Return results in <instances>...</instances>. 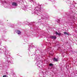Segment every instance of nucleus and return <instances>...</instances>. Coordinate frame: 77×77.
Returning a JSON list of instances; mask_svg holds the SVG:
<instances>
[{"label": "nucleus", "instance_id": "f257e3e1", "mask_svg": "<svg viewBox=\"0 0 77 77\" xmlns=\"http://www.w3.org/2000/svg\"><path fill=\"white\" fill-rule=\"evenodd\" d=\"M43 8L41 7V5H38V6L35 8L34 10L32 12V14H37L38 15H40L41 17V18L42 19H46L47 18H48V16L46 14H40L39 13H38V12H41L42 11Z\"/></svg>", "mask_w": 77, "mask_h": 77}, {"label": "nucleus", "instance_id": "f03ea898", "mask_svg": "<svg viewBox=\"0 0 77 77\" xmlns=\"http://www.w3.org/2000/svg\"><path fill=\"white\" fill-rule=\"evenodd\" d=\"M12 58H8L7 59V60H6L5 61V63L6 64H8L9 62L10 63H13V60H12Z\"/></svg>", "mask_w": 77, "mask_h": 77}, {"label": "nucleus", "instance_id": "7ed1b4c3", "mask_svg": "<svg viewBox=\"0 0 77 77\" xmlns=\"http://www.w3.org/2000/svg\"><path fill=\"white\" fill-rule=\"evenodd\" d=\"M16 32L17 33L18 35H21V31L18 30H17L16 31Z\"/></svg>", "mask_w": 77, "mask_h": 77}, {"label": "nucleus", "instance_id": "20e7f679", "mask_svg": "<svg viewBox=\"0 0 77 77\" xmlns=\"http://www.w3.org/2000/svg\"><path fill=\"white\" fill-rule=\"evenodd\" d=\"M1 2L2 4H3V3H6V4H7V3H8V1H2V0H1Z\"/></svg>", "mask_w": 77, "mask_h": 77}, {"label": "nucleus", "instance_id": "39448f33", "mask_svg": "<svg viewBox=\"0 0 77 77\" xmlns=\"http://www.w3.org/2000/svg\"><path fill=\"white\" fill-rule=\"evenodd\" d=\"M12 5H13V6H18L17 4L14 2H12Z\"/></svg>", "mask_w": 77, "mask_h": 77}, {"label": "nucleus", "instance_id": "423d86ee", "mask_svg": "<svg viewBox=\"0 0 77 77\" xmlns=\"http://www.w3.org/2000/svg\"><path fill=\"white\" fill-rule=\"evenodd\" d=\"M8 51L7 50L5 51V56L6 57H8V56H8Z\"/></svg>", "mask_w": 77, "mask_h": 77}, {"label": "nucleus", "instance_id": "0eeeda50", "mask_svg": "<svg viewBox=\"0 0 77 77\" xmlns=\"http://www.w3.org/2000/svg\"><path fill=\"white\" fill-rule=\"evenodd\" d=\"M55 33L56 35H58V36H60L61 35V33H58L57 31L55 32Z\"/></svg>", "mask_w": 77, "mask_h": 77}, {"label": "nucleus", "instance_id": "6e6552de", "mask_svg": "<svg viewBox=\"0 0 77 77\" xmlns=\"http://www.w3.org/2000/svg\"><path fill=\"white\" fill-rule=\"evenodd\" d=\"M32 44H33V43H32L31 45L29 46V48L28 49L29 50L30 49V47H34V46H33Z\"/></svg>", "mask_w": 77, "mask_h": 77}, {"label": "nucleus", "instance_id": "1a4fd4ad", "mask_svg": "<svg viewBox=\"0 0 77 77\" xmlns=\"http://www.w3.org/2000/svg\"><path fill=\"white\" fill-rule=\"evenodd\" d=\"M51 39H56V37L51 36Z\"/></svg>", "mask_w": 77, "mask_h": 77}, {"label": "nucleus", "instance_id": "9d476101", "mask_svg": "<svg viewBox=\"0 0 77 77\" xmlns=\"http://www.w3.org/2000/svg\"><path fill=\"white\" fill-rule=\"evenodd\" d=\"M67 2H66V3H67V4H68V3H69V4H70L71 3V0H67Z\"/></svg>", "mask_w": 77, "mask_h": 77}, {"label": "nucleus", "instance_id": "9b49d317", "mask_svg": "<svg viewBox=\"0 0 77 77\" xmlns=\"http://www.w3.org/2000/svg\"><path fill=\"white\" fill-rule=\"evenodd\" d=\"M58 60V59H57L55 58H54V62H57Z\"/></svg>", "mask_w": 77, "mask_h": 77}, {"label": "nucleus", "instance_id": "f8f14e48", "mask_svg": "<svg viewBox=\"0 0 77 77\" xmlns=\"http://www.w3.org/2000/svg\"><path fill=\"white\" fill-rule=\"evenodd\" d=\"M23 10H24V11H27V8H26V7H24L23 8Z\"/></svg>", "mask_w": 77, "mask_h": 77}, {"label": "nucleus", "instance_id": "ddd939ff", "mask_svg": "<svg viewBox=\"0 0 77 77\" xmlns=\"http://www.w3.org/2000/svg\"><path fill=\"white\" fill-rule=\"evenodd\" d=\"M37 65L38 66L39 68L40 67V66H41V63H37Z\"/></svg>", "mask_w": 77, "mask_h": 77}, {"label": "nucleus", "instance_id": "4468645a", "mask_svg": "<svg viewBox=\"0 0 77 77\" xmlns=\"http://www.w3.org/2000/svg\"><path fill=\"white\" fill-rule=\"evenodd\" d=\"M33 3V5H37V4H36V2L35 1L33 2V3Z\"/></svg>", "mask_w": 77, "mask_h": 77}, {"label": "nucleus", "instance_id": "2eb2a0df", "mask_svg": "<svg viewBox=\"0 0 77 77\" xmlns=\"http://www.w3.org/2000/svg\"><path fill=\"white\" fill-rule=\"evenodd\" d=\"M49 66H51V67H52V66H53V64L51 63H50L49 64Z\"/></svg>", "mask_w": 77, "mask_h": 77}, {"label": "nucleus", "instance_id": "dca6fc26", "mask_svg": "<svg viewBox=\"0 0 77 77\" xmlns=\"http://www.w3.org/2000/svg\"><path fill=\"white\" fill-rule=\"evenodd\" d=\"M34 1H34V0H29V2H31V3H33V2Z\"/></svg>", "mask_w": 77, "mask_h": 77}, {"label": "nucleus", "instance_id": "f3484780", "mask_svg": "<svg viewBox=\"0 0 77 77\" xmlns=\"http://www.w3.org/2000/svg\"><path fill=\"white\" fill-rule=\"evenodd\" d=\"M64 35H68V33L66 32H64Z\"/></svg>", "mask_w": 77, "mask_h": 77}, {"label": "nucleus", "instance_id": "a211bd4d", "mask_svg": "<svg viewBox=\"0 0 77 77\" xmlns=\"http://www.w3.org/2000/svg\"><path fill=\"white\" fill-rule=\"evenodd\" d=\"M35 22H31V23H30V24H32V26H34V23Z\"/></svg>", "mask_w": 77, "mask_h": 77}, {"label": "nucleus", "instance_id": "6ab92c4d", "mask_svg": "<svg viewBox=\"0 0 77 77\" xmlns=\"http://www.w3.org/2000/svg\"><path fill=\"white\" fill-rule=\"evenodd\" d=\"M57 22V23H60V20H58Z\"/></svg>", "mask_w": 77, "mask_h": 77}, {"label": "nucleus", "instance_id": "aec40b11", "mask_svg": "<svg viewBox=\"0 0 77 77\" xmlns=\"http://www.w3.org/2000/svg\"><path fill=\"white\" fill-rule=\"evenodd\" d=\"M3 77H7V76L6 75H3Z\"/></svg>", "mask_w": 77, "mask_h": 77}, {"label": "nucleus", "instance_id": "412c9836", "mask_svg": "<svg viewBox=\"0 0 77 77\" xmlns=\"http://www.w3.org/2000/svg\"><path fill=\"white\" fill-rule=\"evenodd\" d=\"M4 7L6 8H8V7L7 6H6L5 5Z\"/></svg>", "mask_w": 77, "mask_h": 77}, {"label": "nucleus", "instance_id": "4be33fe9", "mask_svg": "<svg viewBox=\"0 0 77 77\" xmlns=\"http://www.w3.org/2000/svg\"><path fill=\"white\" fill-rule=\"evenodd\" d=\"M49 50V49H48V51Z\"/></svg>", "mask_w": 77, "mask_h": 77}, {"label": "nucleus", "instance_id": "5701e85b", "mask_svg": "<svg viewBox=\"0 0 77 77\" xmlns=\"http://www.w3.org/2000/svg\"><path fill=\"white\" fill-rule=\"evenodd\" d=\"M2 5L3 6V4H2Z\"/></svg>", "mask_w": 77, "mask_h": 77}, {"label": "nucleus", "instance_id": "b1692460", "mask_svg": "<svg viewBox=\"0 0 77 77\" xmlns=\"http://www.w3.org/2000/svg\"><path fill=\"white\" fill-rule=\"evenodd\" d=\"M36 57H37V56H36Z\"/></svg>", "mask_w": 77, "mask_h": 77}, {"label": "nucleus", "instance_id": "393cba45", "mask_svg": "<svg viewBox=\"0 0 77 77\" xmlns=\"http://www.w3.org/2000/svg\"><path fill=\"white\" fill-rule=\"evenodd\" d=\"M74 2V1H73V2Z\"/></svg>", "mask_w": 77, "mask_h": 77}, {"label": "nucleus", "instance_id": "a878e982", "mask_svg": "<svg viewBox=\"0 0 77 77\" xmlns=\"http://www.w3.org/2000/svg\"><path fill=\"white\" fill-rule=\"evenodd\" d=\"M7 5V4H6V5Z\"/></svg>", "mask_w": 77, "mask_h": 77}]
</instances>
